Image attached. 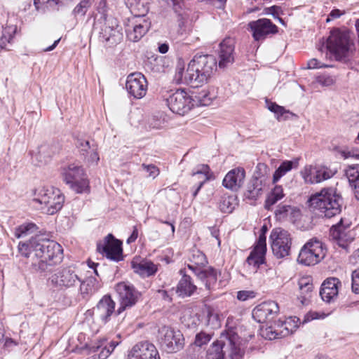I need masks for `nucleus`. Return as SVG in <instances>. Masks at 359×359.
I'll return each mask as SVG.
<instances>
[{"mask_svg": "<svg viewBox=\"0 0 359 359\" xmlns=\"http://www.w3.org/2000/svg\"><path fill=\"white\" fill-rule=\"evenodd\" d=\"M292 332L290 321H278L274 325L266 327L262 330V335L265 339L273 340L288 336Z\"/></svg>", "mask_w": 359, "mask_h": 359, "instance_id": "412c9836", "label": "nucleus"}, {"mask_svg": "<svg viewBox=\"0 0 359 359\" xmlns=\"http://www.w3.org/2000/svg\"><path fill=\"white\" fill-rule=\"evenodd\" d=\"M342 15V13L339 9H334L332 10L330 13L329 14L328 18L326 20V22H328L332 19H335L339 18Z\"/></svg>", "mask_w": 359, "mask_h": 359, "instance_id": "774afa93", "label": "nucleus"}, {"mask_svg": "<svg viewBox=\"0 0 359 359\" xmlns=\"http://www.w3.org/2000/svg\"><path fill=\"white\" fill-rule=\"evenodd\" d=\"M217 97L215 89L212 88L208 91H203L199 94V99L202 104L208 105Z\"/></svg>", "mask_w": 359, "mask_h": 359, "instance_id": "09e8293b", "label": "nucleus"}, {"mask_svg": "<svg viewBox=\"0 0 359 359\" xmlns=\"http://www.w3.org/2000/svg\"><path fill=\"white\" fill-rule=\"evenodd\" d=\"M266 184V177L264 175L255 173L248 184L245 196L250 199H256L263 191Z\"/></svg>", "mask_w": 359, "mask_h": 359, "instance_id": "c85d7f7f", "label": "nucleus"}, {"mask_svg": "<svg viewBox=\"0 0 359 359\" xmlns=\"http://www.w3.org/2000/svg\"><path fill=\"white\" fill-rule=\"evenodd\" d=\"M336 172L325 166H316L315 177L312 180L311 178L307 179V181L311 184H318L332 177Z\"/></svg>", "mask_w": 359, "mask_h": 359, "instance_id": "e433bc0d", "label": "nucleus"}, {"mask_svg": "<svg viewBox=\"0 0 359 359\" xmlns=\"http://www.w3.org/2000/svg\"><path fill=\"white\" fill-rule=\"evenodd\" d=\"M266 250H261L255 248L247 258V262L249 265L259 267L264 262V256Z\"/></svg>", "mask_w": 359, "mask_h": 359, "instance_id": "ea45409f", "label": "nucleus"}, {"mask_svg": "<svg viewBox=\"0 0 359 359\" xmlns=\"http://www.w3.org/2000/svg\"><path fill=\"white\" fill-rule=\"evenodd\" d=\"M128 7L133 14V20L143 18L149 11L148 0H128Z\"/></svg>", "mask_w": 359, "mask_h": 359, "instance_id": "f704fd0d", "label": "nucleus"}, {"mask_svg": "<svg viewBox=\"0 0 359 359\" xmlns=\"http://www.w3.org/2000/svg\"><path fill=\"white\" fill-rule=\"evenodd\" d=\"M39 238H32L28 242L22 243L20 242L18 245L19 253L25 257H29L32 253H34V257H36V245L39 244Z\"/></svg>", "mask_w": 359, "mask_h": 359, "instance_id": "4c0bfd02", "label": "nucleus"}, {"mask_svg": "<svg viewBox=\"0 0 359 359\" xmlns=\"http://www.w3.org/2000/svg\"><path fill=\"white\" fill-rule=\"evenodd\" d=\"M326 248L324 244L316 238L308 241L301 248L297 261L305 266L315 265L324 259Z\"/></svg>", "mask_w": 359, "mask_h": 359, "instance_id": "0eeeda50", "label": "nucleus"}, {"mask_svg": "<svg viewBox=\"0 0 359 359\" xmlns=\"http://www.w3.org/2000/svg\"><path fill=\"white\" fill-rule=\"evenodd\" d=\"M294 163L291 161H285L281 163L273 175V184H276L282 177L286 175L293 168Z\"/></svg>", "mask_w": 359, "mask_h": 359, "instance_id": "c03bdc74", "label": "nucleus"}, {"mask_svg": "<svg viewBox=\"0 0 359 359\" xmlns=\"http://www.w3.org/2000/svg\"><path fill=\"white\" fill-rule=\"evenodd\" d=\"M122 243L109 233L97 244V250L107 259L118 262L123 259Z\"/></svg>", "mask_w": 359, "mask_h": 359, "instance_id": "2eb2a0df", "label": "nucleus"}, {"mask_svg": "<svg viewBox=\"0 0 359 359\" xmlns=\"http://www.w3.org/2000/svg\"><path fill=\"white\" fill-rule=\"evenodd\" d=\"M189 261L187 267L205 284L207 290L212 289L217 283L218 272L211 266L204 268L208 263L205 255L198 250H193Z\"/></svg>", "mask_w": 359, "mask_h": 359, "instance_id": "39448f33", "label": "nucleus"}, {"mask_svg": "<svg viewBox=\"0 0 359 359\" xmlns=\"http://www.w3.org/2000/svg\"><path fill=\"white\" fill-rule=\"evenodd\" d=\"M299 287L301 292V300L304 304L309 298L311 297V292L313 291V284L309 282L308 278H302L299 281Z\"/></svg>", "mask_w": 359, "mask_h": 359, "instance_id": "a19ab883", "label": "nucleus"}, {"mask_svg": "<svg viewBox=\"0 0 359 359\" xmlns=\"http://www.w3.org/2000/svg\"><path fill=\"white\" fill-rule=\"evenodd\" d=\"M308 203L311 208L319 211L322 216L331 218L341 212L343 198L336 189L328 187L311 195Z\"/></svg>", "mask_w": 359, "mask_h": 359, "instance_id": "7ed1b4c3", "label": "nucleus"}, {"mask_svg": "<svg viewBox=\"0 0 359 359\" xmlns=\"http://www.w3.org/2000/svg\"><path fill=\"white\" fill-rule=\"evenodd\" d=\"M266 235L264 233H260L259 236L257 243L255 248H257L261 250H266Z\"/></svg>", "mask_w": 359, "mask_h": 359, "instance_id": "0e129e2a", "label": "nucleus"}, {"mask_svg": "<svg viewBox=\"0 0 359 359\" xmlns=\"http://www.w3.org/2000/svg\"><path fill=\"white\" fill-rule=\"evenodd\" d=\"M75 145L79 149L80 155H86V151H88V149H90L92 144H90L88 140L82 137H76Z\"/></svg>", "mask_w": 359, "mask_h": 359, "instance_id": "603ef678", "label": "nucleus"}, {"mask_svg": "<svg viewBox=\"0 0 359 359\" xmlns=\"http://www.w3.org/2000/svg\"><path fill=\"white\" fill-rule=\"evenodd\" d=\"M284 196L285 194H283V189L282 186L276 185L265 201V208L270 210L271 206L278 201L281 200Z\"/></svg>", "mask_w": 359, "mask_h": 359, "instance_id": "58836bf2", "label": "nucleus"}, {"mask_svg": "<svg viewBox=\"0 0 359 359\" xmlns=\"http://www.w3.org/2000/svg\"><path fill=\"white\" fill-rule=\"evenodd\" d=\"M17 30L16 26L11 25L4 28L0 39V48L7 49V43H11Z\"/></svg>", "mask_w": 359, "mask_h": 359, "instance_id": "49530a36", "label": "nucleus"}, {"mask_svg": "<svg viewBox=\"0 0 359 359\" xmlns=\"http://www.w3.org/2000/svg\"><path fill=\"white\" fill-rule=\"evenodd\" d=\"M226 353L231 359H241L244 354L241 348V339L232 330L221 333L208 350L206 359H224Z\"/></svg>", "mask_w": 359, "mask_h": 359, "instance_id": "20e7f679", "label": "nucleus"}, {"mask_svg": "<svg viewBox=\"0 0 359 359\" xmlns=\"http://www.w3.org/2000/svg\"><path fill=\"white\" fill-rule=\"evenodd\" d=\"M345 230L346 228L342 225V219H341L337 224L331 227L330 233L334 240L340 243L344 241L346 236Z\"/></svg>", "mask_w": 359, "mask_h": 359, "instance_id": "de8ad7c7", "label": "nucleus"}, {"mask_svg": "<svg viewBox=\"0 0 359 359\" xmlns=\"http://www.w3.org/2000/svg\"><path fill=\"white\" fill-rule=\"evenodd\" d=\"M327 316L328 314L323 311H311L305 316L304 321L307 322L312 320L324 319Z\"/></svg>", "mask_w": 359, "mask_h": 359, "instance_id": "4d7b16f0", "label": "nucleus"}, {"mask_svg": "<svg viewBox=\"0 0 359 359\" xmlns=\"http://www.w3.org/2000/svg\"><path fill=\"white\" fill-rule=\"evenodd\" d=\"M97 145L96 144H92L90 149L86 151V155H81L83 157V161L89 165H97L100 161V155L97 151Z\"/></svg>", "mask_w": 359, "mask_h": 359, "instance_id": "a18cd8bd", "label": "nucleus"}, {"mask_svg": "<svg viewBox=\"0 0 359 359\" xmlns=\"http://www.w3.org/2000/svg\"><path fill=\"white\" fill-rule=\"evenodd\" d=\"M316 166L306 165L300 172V175L302 177L304 181L306 184H310L307 179L311 178L313 180L315 177Z\"/></svg>", "mask_w": 359, "mask_h": 359, "instance_id": "864d4df0", "label": "nucleus"}, {"mask_svg": "<svg viewBox=\"0 0 359 359\" xmlns=\"http://www.w3.org/2000/svg\"><path fill=\"white\" fill-rule=\"evenodd\" d=\"M248 27L255 41L263 40L268 35L276 34L278 32L277 26L266 18L251 21L248 23Z\"/></svg>", "mask_w": 359, "mask_h": 359, "instance_id": "a211bd4d", "label": "nucleus"}, {"mask_svg": "<svg viewBox=\"0 0 359 359\" xmlns=\"http://www.w3.org/2000/svg\"><path fill=\"white\" fill-rule=\"evenodd\" d=\"M123 39L121 27L117 20L111 17L104 18V22L100 27L99 40L106 47H112L119 43Z\"/></svg>", "mask_w": 359, "mask_h": 359, "instance_id": "ddd939ff", "label": "nucleus"}, {"mask_svg": "<svg viewBox=\"0 0 359 359\" xmlns=\"http://www.w3.org/2000/svg\"><path fill=\"white\" fill-rule=\"evenodd\" d=\"M36 260L31 264L32 269L35 272L50 271L53 266L60 264L63 259V250L62 246L50 240L39 238L36 245Z\"/></svg>", "mask_w": 359, "mask_h": 359, "instance_id": "f03ea898", "label": "nucleus"}, {"mask_svg": "<svg viewBox=\"0 0 359 359\" xmlns=\"http://www.w3.org/2000/svg\"><path fill=\"white\" fill-rule=\"evenodd\" d=\"M37 226L32 222L24 223L15 230V236L18 238L27 236L36 231Z\"/></svg>", "mask_w": 359, "mask_h": 359, "instance_id": "37998d69", "label": "nucleus"}, {"mask_svg": "<svg viewBox=\"0 0 359 359\" xmlns=\"http://www.w3.org/2000/svg\"><path fill=\"white\" fill-rule=\"evenodd\" d=\"M235 60V41L233 39L225 38L219 44V62L220 68L231 65Z\"/></svg>", "mask_w": 359, "mask_h": 359, "instance_id": "4be33fe9", "label": "nucleus"}, {"mask_svg": "<svg viewBox=\"0 0 359 359\" xmlns=\"http://www.w3.org/2000/svg\"><path fill=\"white\" fill-rule=\"evenodd\" d=\"M169 109L175 114L184 115L194 106V100L184 90H177L166 99Z\"/></svg>", "mask_w": 359, "mask_h": 359, "instance_id": "4468645a", "label": "nucleus"}, {"mask_svg": "<svg viewBox=\"0 0 359 359\" xmlns=\"http://www.w3.org/2000/svg\"><path fill=\"white\" fill-rule=\"evenodd\" d=\"M87 9L79 4L74 9L73 13L76 15L83 16L87 12Z\"/></svg>", "mask_w": 359, "mask_h": 359, "instance_id": "338daca9", "label": "nucleus"}, {"mask_svg": "<svg viewBox=\"0 0 359 359\" xmlns=\"http://www.w3.org/2000/svg\"><path fill=\"white\" fill-rule=\"evenodd\" d=\"M126 88L130 96L135 99H141L147 93V81L142 74L132 73L127 77Z\"/></svg>", "mask_w": 359, "mask_h": 359, "instance_id": "dca6fc26", "label": "nucleus"}, {"mask_svg": "<svg viewBox=\"0 0 359 359\" xmlns=\"http://www.w3.org/2000/svg\"><path fill=\"white\" fill-rule=\"evenodd\" d=\"M106 6H107V2L105 0H100L99 4L97 6V11L98 12L102 14V17L104 18H107L105 17V12H106Z\"/></svg>", "mask_w": 359, "mask_h": 359, "instance_id": "69168bd1", "label": "nucleus"}, {"mask_svg": "<svg viewBox=\"0 0 359 359\" xmlns=\"http://www.w3.org/2000/svg\"><path fill=\"white\" fill-rule=\"evenodd\" d=\"M345 174L350 186L353 189L356 199L359 200V165H348L345 170Z\"/></svg>", "mask_w": 359, "mask_h": 359, "instance_id": "72a5a7b5", "label": "nucleus"}, {"mask_svg": "<svg viewBox=\"0 0 359 359\" xmlns=\"http://www.w3.org/2000/svg\"><path fill=\"white\" fill-rule=\"evenodd\" d=\"M180 273L182 274V277L177 285L176 292L182 297H190L196 290L197 287L189 276L183 274L182 270H180Z\"/></svg>", "mask_w": 359, "mask_h": 359, "instance_id": "473e14b6", "label": "nucleus"}, {"mask_svg": "<svg viewBox=\"0 0 359 359\" xmlns=\"http://www.w3.org/2000/svg\"><path fill=\"white\" fill-rule=\"evenodd\" d=\"M158 340L161 348L168 353H177L184 346L182 332L169 326H163L158 330Z\"/></svg>", "mask_w": 359, "mask_h": 359, "instance_id": "1a4fd4ad", "label": "nucleus"}, {"mask_svg": "<svg viewBox=\"0 0 359 359\" xmlns=\"http://www.w3.org/2000/svg\"><path fill=\"white\" fill-rule=\"evenodd\" d=\"M212 338V336L204 332H201L196 335L194 344L197 346H202L204 344H208Z\"/></svg>", "mask_w": 359, "mask_h": 359, "instance_id": "5fc2aeb1", "label": "nucleus"}, {"mask_svg": "<svg viewBox=\"0 0 359 359\" xmlns=\"http://www.w3.org/2000/svg\"><path fill=\"white\" fill-rule=\"evenodd\" d=\"M151 23L144 18H133L129 20V24L126 25V32L129 41L137 42L148 32Z\"/></svg>", "mask_w": 359, "mask_h": 359, "instance_id": "aec40b11", "label": "nucleus"}, {"mask_svg": "<svg viewBox=\"0 0 359 359\" xmlns=\"http://www.w3.org/2000/svg\"><path fill=\"white\" fill-rule=\"evenodd\" d=\"M79 285L81 293L84 297L94 294L101 287L100 282L92 276L88 277L84 280H81Z\"/></svg>", "mask_w": 359, "mask_h": 359, "instance_id": "c9c22d12", "label": "nucleus"}, {"mask_svg": "<svg viewBox=\"0 0 359 359\" xmlns=\"http://www.w3.org/2000/svg\"><path fill=\"white\" fill-rule=\"evenodd\" d=\"M71 0H34V4L39 10L40 8H58L60 6L67 4Z\"/></svg>", "mask_w": 359, "mask_h": 359, "instance_id": "79ce46f5", "label": "nucleus"}, {"mask_svg": "<svg viewBox=\"0 0 359 359\" xmlns=\"http://www.w3.org/2000/svg\"><path fill=\"white\" fill-rule=\"evenodd\" d=\"M341 282L337 278L331 277L327 278L323 283L320 291L322 299L327 303L331 302L337 298L339 293V288Z\"/></svg>", "mask_w": 359, "mask_h": 359, "instance_id": "a878e982", "label": "nucleus"}, {"mask_svg": "<svg viewBox=\"0 0 359 359\" xmlns=\"http://www.w3.org/2000/svg\"><path fill=\"white\" fill-rule=\"evenodd\" d=\"M245 177V171L243 168L232 169L225 175L222 184L231 191H237L241 187Z\"/></svg>", "mask_w": 359, "mask_h": 359, "instance_id": "cd10ccee", "label": "nucleus"}, {"mask_svg": "<svg viewBox=\"0 0 359 359\" xmlns=\"http://www.w3.org/2000/svg\"><path fill=\"white\" fill-rule=\"evenodd\" d=\"M302 216L301 210L296 206L279 204L275 210V217L279 222L295 223Z\"/></svg>", "mask_w": 359, "mask_h": 359, "instance_id": "b1692460", "label": "nucleus"}, {"mask_svg": "<svg viewBox=\"0 0 359 359\" xmlns=\"http://www.w3.org/2000/svg\"><path fill=\"white\" fill-rule=\"evenodd\" d=\"M63 182L77 194L89 192V181L82 166L70 163L60 168Z\"/></svg>", "mask_w": 359, "mask_h": 359, "instance_id": "423d86ee", "label": "nucleus"}, {"mask_svg": "<svg viewBox=\"0 0 359 359\" xmlns=\"http://www.w3.org/2000/svg\"><path fill=\"white\" fill-rule=\"evenodd\" d=\"M55 187L39 186L31 190L29 198L33 205L38 210L46 208V201L51 197Z\"/></svg>", "mask_w": 359, "mask_h": 359, "instance_id": "bb28decb", "label": "nucleus"}, {"mask_svg": "<svg viewBox=\"0 0 359 359\" xmlns=\"http://www.w3.org/2000/svg\"><path fill=\"white\" fill-rule=\"evenodd\" d=\"M60 149L57 143H43L38 147L36 158L40 163H46L55 154L59 152Z\"/></svg>", "mask_w": 359, "mask_h": 359, "instance_id": "7c9ffc66", "label": "nucleus"}, {"mask_svg": "<svg viewBox=\"0 0 359 359\" xmlns=\"http://www.w3.org/2000/svg\"><path fill=\"white\" fill-rule=\"evenodd\" d=\"M116 291L119 297V306L116 311L117 315L134 306L141 297V292L128 282H120L116 285Z\"/></svg>", "mask_w": 359, "mask_h": 359, "instance_id": "9d476101", "label": "nucleus"}, {"mask_svg": "<svg viewBox=\"0 0 359 359\" xmlns=\"http://www.w3.org/2000/svg\"><path fill=\"white\" fill-rule=\"evenodd\" d=\"M355 263L359 266V250L355 255ZM351 289L353 292L359 294V269L353 271L351 275Z\"/></svg>", "mask_w": 359, "mask_h": 359, "instance_id": "8fccbe9b", "label": "nucleus"}, {"mask_svg": "<svg viewBox=\"0 0 359 359\" xmlns=\"http://www.w3.org/2000/svg\"><path fill=\"white\" fill-rule=\"evenodd\" d=\"M327 48L337 60L346 58L350 49L348 33L338 29L331 31L327 40Z\"/></svg>", "mask_w": 359, "mask_h": 359, "instance_id": "6e6552de", "label": "nucleus"}, {"mask_svg": "<svg viewBox=\"0 0 359 359\" xmlns=\"http://www.w3.org/2000/svg\"><path fill=\"white\" fill-rule=\"evenodd\" d=\"M130 264L133 271L144 278L153 276L158 271V264L147 259L135 257Z\"/></svg>", "mask_w": 359, "mask_h": 359, "instance_id": "393cba45", "label": "nucleus"}, {"mask_svg": "<svg viewBox=\"0 0 359 359\" xmlns=\"http://www.w3.org/2000/svg\"><path fill=\"white\" fill-rule=\"evenodd\" d=\"M316 81L320 86L326 87L330 86L334 83L333 78L328 74L319 75L316 77Z\"/></svg>", "mask_w": 359, "mask_h": 359, "instance_id": "6e6d98bb", "label": "nucleus"}, {"mask_svg": "<svg viewBox=\"0 0 359 359\" xmlns=\"http://www.w3.org/2000/svg\"><path fill=\"white\" fill-rule=\"evenodd\" d=\"M142 168L149 172V176L155 178L159 174L158 168L153 164L146 165L142 164Z\"/></svg>", "mask_w": 359, "mask_h": 359, "instance_id": "e2e57ef3", "label": "nucleus"}, {"mask_svg": "<svg viewBox=\"0 0 359 359\" xmlns=\"http://www.w3.org/2000/svg\"><path fill=\"white\" fill-rule=\"evenodd\" d=\"M51 195L48 201H46V208L41 209V210L50 215H54L60 210L65 202V196L59 189L54 188Z\"/></svg>", "mask_w": 359, "mask_h": 359, "instance_id": "c756f323", "label": "nucleus"}, {"mask_svg": "<svg viewBox=\"0 0 359 359\" xmlns=\"http://www.w3.org/2000/svg\"><path fill=\"white\" fill-rule=\"evenodd\" d=\"M279 313V306L274 301L264 302L252 310V318L259 323L272 320Z\"/></svg>", "mask_w": 359, "mask_h": 359, "instance_id": "f3484780", "label": "nucleus"}, {"mask_svg": "<svg viewBox=\"0 0 359 359\" xmlns=\"http://www.w3.org/2000/svg\"><path fill=\"white\" fill-rule=\"evenodd\" d=\"M234 198L228 196L223 198L219 203V208L222 212L230 213L234 209Z\"/></svg>", "mask_w": 359, "mask_h": 359, "instance_id": "3c124183", "label": "nucleus"}, {"mask_svg": "<svg viewBox=\"0 0 359 359\" xmlns=\"http://www.w3.org/2000/svg\"><path fill=\"white\" fill-rule=\"evenodd\" d=\"M269 239L273 254L276 257L280 259L290 255L292 238L287 231L281 228L273 229Z\"/></svg>", "mask_w": 359, "mask_h": 359, "instance_id": "9b49d317", "label": "nucleus"}, {"mask_svg": "<svg viewBox=\"0 0 359 359\" xmlns=\"http://www.w3.org/2000/svg\"><path fill=\"white\" fill-rule=\"evenodd\" d=\"M255 297V292L252 290H241L237 292V299L240 301H246Z\"/></svg>", "mask_w": 359, "mask_h": 359, "instance_id": "bf43d9fd", "label": "nucleus"}, {"mask_svg": "<svg viewBox=\"0 0 359 359\" xmlns=\"http://www.w3.org/2000/svg\"><path fill=\"white\" fill-rule=\"evenodd\" d=\"M217 70V60L211 55H196L184 70V62L178 60L175 80L177 83L198 87L206 83Z\"/></svg>", "mask_w": 359, "mask_h": 359, "instance_id": "f257e3e1", "label": "nucleus"}, {"mask_svg": "<svg viewBox=\"0 0 359 359\" xmlns=\"http://www.w3.org/2000/svg\"><path fill=\"white\" fill-rule=\"evenodd\" d=\"M116 303L109 295H104L93 308V314L102 323H106L111 316L115 312Z\"/></svg>", "mask_w": 359, "mask_h": 359, "instance_id": "5701e85b", "label": "nucleus"}, {"mask_svg": "<svg viewBox=\"0 0 359 359\" xmlns=\"http://www.w3.org/2000/svg\"><path fill=\"white\" fill-rule=\"evenodd\" d=\"M51 285L59 290L65 291L79 285L81 278L72 267L57 269L50 278Z\"/></svg>", "mask_w": 359, "mask_h": 359, "instance_id": "f8f14e48", "label": "nucleus"}, {"mask_svg": "<svg viewBox=\"0 0 359 359\" xmlns=\"http://www.w3.org/2000/svg\"><path fill=\"white\" fill-rule=\"evenodd\" d=\"M211 175L210 168L208 165L201 164L197 166L192 175L194 179L198 180L194 185L196 189L193 192L194 197L197 196L203 184L210 179Z\"/></svg>", "mask_w": 359, "mask_h": 359, "instance_id": "2f4dec72", "label": "nucleus"}, {"mask_svg": "<svg viewBox=\"0 0 359 359\" xmlns=\"http://www.w3.org/2000/svg\"><path fill=\"white\" fill-rule=\"evenodd\" d=\"M182 321L188 327H194L197 325L198 319L195 317H192L191 315L187 316L184 314L182 317Z\"/></svg>", "mask_w": 359, "mask_h": 359, "instance_id": "680f3d73", "label": "nucleus"}, {"mask_svg": "<svg viewBox=\"0 0 359 359\" xmlns=\"http://www.w3.org/2000/svg\"><path fill=\"white\" fill-rule=\"evenodd\" d=\"M266 104L268 109L276 114L278 116V118H279V116H283L285 112V110L283 107L279 106L274 102H269L266 101Z\"/></svg>", "mask_w": 359, "mask_h": 359, "instance_id": "13d9d810", "label": "nucleus"}, {"mask_svg": "<svg viewBox=\"0 0 359 359\" xmlns=\"http://www.w3.org/2000/svg\"><path fill=\"white\" fill-rule=\"evenodd\" d=\"M127 359H161L156 346L147 341L136 344L130 351Z\"/></svg>", "mask_w": 359, "mask_h": 359, "instance_id": "6ab92c4d", "label": "nucleus"}, {"mask_svg": "<svg viewBox=\"0 0 359 359\" xmlns=\"http://www.w3.org/2000/svg\"><path fill=\"white\" fill-rule=\"evenodd\" d=\"M307 65L308 69L328 68L332 67L331 65L323 64L316 58H313L309 60Z\"/></svg>", "mask_w": 359, "mask_h": 359, "instance_id": "052dcab7", "label": "nucleus"}]
</instances>
